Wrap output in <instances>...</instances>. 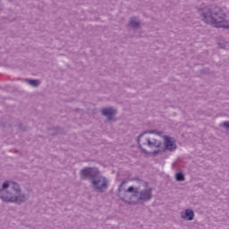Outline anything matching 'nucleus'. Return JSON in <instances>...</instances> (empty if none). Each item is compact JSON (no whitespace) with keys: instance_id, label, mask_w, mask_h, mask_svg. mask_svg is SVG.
Returning <instances> with one entry per match:
<instances>
[{"instance_id":"obj_13","label":"nucleus","mask_w":229,"mask_h":229,"mask_svg":"<svg viewBox=\"0 0 229 229\" xmlns=\"http://www.w3.org/2000/svg\"><path fill=\"white\" fill-rule=\"evenodd\" d=\"M133 191H135V188L131 186V187L128 188L127 192H133Z\"/></svg>"},{"instance_id":"obj_7","label":"nucleus","mask_w":229,"mask_h":229,"mask_svg":"<svg viewBox=\"0 0 229 229\" xmlns=\"http://www.w3.org/2000/svg\"><path fill=\"white\" fill-rule=\"evenodd\" d=\"M182 217L186 221H192L194 219V211L186 209L184 213H182Z\"/></svg>"},{"instance_id":"obj_10","label":"nucleus","mask_w":229,"mask_h":229,"mask_svg":"<svg viewBox=\"0 0 229 229\" xmlns=\"http://www.w3.org/2000/svg\"><path fill=\"white\" fill-rule=\"evenodd\" d=\"M130 24L132 28H137V26H139V21H137V18H131Z\"/></svg>"},{"instance_id":"obj_6","label":"nucleus","mask_w":229,"mask_h":229,"mask_svg":"<svg viewBox=\"0 0 229 229\" xmlns=\"http://www.w3.org/2000/svg\"><path fill=\"white\" fill-rule=\"evenodd\" d=\"M165 148L169 151H174L176 149V143L173 141V140L169 137H165Z\"/></svg>"},{"instance_id":"obj_9","label":"nucleus","mask_w":229,"mask_h":229,"mask_svg":"<svg viewBox=\"0 0 229 229\" xmlns=\"http://www.w3.org/2000/svg\"><path fill=\"white\" fill-rule=\"evenodd\" d=\"M27 83L32 87H38V85H40V82L38 80H28Z\"/></svg>"},{"instance_id":"obj_11","label":"nucleus","mask_w":229,"mask_h":229,"mask_svg":"<svg viewBox=\"0 0 229 229\" xmlns=\"http://www.w3.org/2000/svg\"><path fill=\"white\" fill-rule=\"evenodd\" d=\"M175 178L177 182H183V180H185V176L182 173H177Z\"/></svg>"},{"instance_id":"obj_2","label":"nucleus","mask_w":229,"mask_h":229,"mask_svg":"<svg viewBox=\"0 0 229 229\" xmlns=\"http://www.w3.org/2000/svg\"><path fill=\"white\" fill-rule=\"evenodd\" d=\"M0 198L3 201H11L12 203H22L26 199L24 195H21L19 184L13 182H6L3 184Z\"/></svg>"},{"instance_id":"obj_14","label":"nucleus","mask_w":229,"mask_h":229,"mask_svg":"<svg viewBox=\"0 0 229 229\" xmlns=\"http://www.w3.org/2000/svg\"><path fill=\"white\" fill-rule=\"evenodd\" d=\"M153 154H154V155H157V152H154Z\"/></svg>"},{"instance_id":"obj_12","label":"nucleus","mask_w":229,"mask_h":229,"mask_svg":"<svg viewBox=\"0 0 229 229\" xmlns=\"http://www.w3.org/2000/svg\"><path fill=\"white\" fill-rule=\"evenodd\" d=\"M222 126H224L225 128H229V122L223 123Z\"/></svg>"},{"instance_id":"obj_5","label":"nucleus","mask_w":229,"mask_h":229,"mask_svg":"<svg viewBox=\"0 0 229 229\" xmlns=\"http://www.w3.org/2000/svg\"><path fill=\"white\" fill-rule=\"evenodd\" d=\"M115 114H117V111L112 107L102 109V114L107 117L108 121H112Z\"/></svg>"},{"instance_id":"obj_3","label":"nucleus","mask_w":229,"mask_h":229,"mask_svg":"<svg viewBox=\"0 0 229 229\" xmlns=\"http://www.w3.org/2000/svg\"><path fill=\"white\" fill-rule=\"evenodd\" d=\"M81 178H89L92 176H96L93 180V187H95L96 191L99 192H103V191H106L108 187V182L105 177L98 176V170L93 168H84L81 172Z\"/></svg>"},{"instance_id":"obj_8","label":"nucleus","mask_w":229,"mask_h":229,"mask_svg":"<svg viewBox=\"0 0 229 229\" xmlns=\"http://www.w3.org/2000/svg\"><path fill=\"white\" fill-rule=\"evenodd\" d=\"M140 199L143 201H148V199H151V189L141 191Z\"/></svg>"},{"instance_id":"obj_4","label":"nucleus","mask_w":229,"mask_h":229,"mask_svg":"<svg viewBox=\"0 0 229 229\" xmlns=\"http://www.w3.org/2000/svg\"><path fill=\"white\" fill-rule=\"evenodd\" d=\"M138 143L140 149H142V151L144 152H146V150L142 148V146H148V148H160V146H162V143L160 141L158 140L151 141L149 139L144 137L143 134H141L139 137Z\"/></svg>"},{"instance_id":"obj_1","label":"nucleus","mask_w":229,"mask_h":229,"mask_svg":"<svg viewBox=\"0 0 229 229\" xmlns=\"http://www.w3.org/2000/svg\"><path fill=\"white\" fill-rule=\"evenodd\" d=\"M204 22L215 28H229V16L219 7H206L201 11Z\"/></svg>"}]
</instances>
